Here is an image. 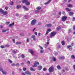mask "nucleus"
<instances>
[{
    "mask_svg": "<svg viewBox=\"0 0 75 75\" xmlns=\"http://www.w3.org/2000/svg\"><path fill=\"white\" fill-rule=\"evenodd\" d=\"M41 7L39 6V7H37L36 9H37V10H40L41 9Z\"/></svg>",
    "mask_w": 75,
    "mask_h": 75,
    "instance_id": "4be33fe9",
    "label": "nucleus"
},
{
    "mask_svg": "<svg viewBox=\"0 0 75 75\" xmlns=\"http://www.w3.org/2000/svg\"><path fill=\"white\" fill-rule=\"evenodd\" d=\"M62 72H65V69H63L62 70Z\"/></svg>",
    "mask_w": 75,
    "mask_h": 75,
    "instance_id": "69168bd1",
    "label": "nucleus"
},
{
    "mask_svg": "<svg viewBox=\"0 0 75 75\" xmlns=\"http://www.w3.org/2000/svg\"><path fill=\"white\" fill-rule=\"evenodd\" d=\"M32 38H33V40L34 41H35V40H36L35 37V35H33L32 36Z\"/></svg>",
    "mask_w": 75,
    "mask_h": 75,
    "instance_id": "9b49d317",
    "label": "nucleus"
},
{
    "mask_svg": "<svg viewBox=\"0 0 75 75\" xmlns=\"http://www.w3.org/2000/svg\"><path fill=\"white\" fill-rule=\"evenodd\" d=\"M21 65H24V63H21Z\"/></svg>",
    "mask_w": 75,
    "mask_h": 75,
    "instance_id": "0e129e2a",
    "label": "nucleus"
},
{
    "mask_svg": "<svg viewBox=\"0 0 75 75\" xmlns=\"http://www.w3.org/2000/svg\"><path fill=\"white\" fill-rule=\"evenodd\" d=\"M39 12V11L38 10H36L35 11V13H38Z\"/></svg>",
    "mask_w": 75,
    "mask_h": 75,
    "instance_id": "ea45409f",
    "label": "nucleus"
},
{
    "mask_svg": "<svg viewBox=\"0 0 75 75\" xmlns=\"http://www.w3.org/2000/svg\"><path fill=\"white\" fill-rule=\"evenodd\" d=\"M14 23L13 22L12 24H10L9 25V27H12V26H13V25H14Z\"/></svg>",
    "mask_w": 75,
    "mask_h": 75,
    "instance_id": "a211bd4d",
    "label": "nucleus"
},
{
    "mask_svg": "<svg viewBox=\"0 0 75 75\" xmlns=\"http://www.w3.org/2000/svg\"><path fill=\"white\" fill-rule=\"evenodd\" d=\"M22 75H25V74H24V73H22Z\"/></svg>",
    "mask_w": 75,
    "mask_h": 75,
    "instance_id": "774afa93",
    "label": "nucleus"
},
{
    "mask_svg": "<svg viewBox=\"0 0 75 75\" xmlns=\"http://www.w3.org/2000/svg\"><path fill=\"white\" fill-rule=\"evenodd\" d=\"M59 59H65V57H61L60 56L59 57Z\"/></svg>",
    "mask_w": 75,
    "mask_h": 75,
    "instance_id": "f8f14e48",
    "label": "nucleus"
},
{
    "mask_svg": "<svg viewBox=\"0 0 75 75\" xmlns=\"http://www.w3.org/2000/svg\"><path fill=\"white\" fill-rule=\"evenodd\" d=\"M57 31H59L60 30H61V27H59L57 28Z\"/></svg>",
    "mask_w": 75,
    "mask_h": 75,
    "instance_id": "bb28decb",
    "label": "nucleus"
},
{
    "mask_svg": "<svg viewBox=\"0 0 75 75\" xmlns=\"http://www.w3.org/2000/svg\"><path fill=\"white\" fill-rule=\"evenodd\" d=\"M5 10H8V7H5Z\"/></svg>",
    "mask_w": 75,
    "mask_h": 75,
    "instance_id": "09e8293b",
    "label": "nucleus"
},
{
    "mask_svg": "<svg viewBox=\"0 0 75 75\" xmlns=\"http://www.w3.org/2000/svg\"><path fill=\"white\" fill-rule=\"evenodd\" d=\"M37 22V20L35 19H33L31 22V24L32 25H34Z\"/></svg>",
    "mask_w": 75,
    "mask_h": 75,
    "instance_id": "f03ea898",
    "label": "nucleus"
},
{
    "mask_svg": "<svg viewBox=\"0 0 75 75\" xmlns=\"http://www.w3.org/2000/svg\"><path fill=\"white\" fill-rule=\"evenodd\" d=\"M57 68L58 69H61V66L59 65H58L57 66Z\"/></svg>",
    "mask_w": 75,
    "mask_h": 75,
    "instance_id": "412c9836",
    "label": "nucleus"
},
{
    "mask_svg": "<svg viewBox=\"0 0 75 75\" xmlns=\"http://www.w3.org/2000/svg\"><path fill=\"white\" fill-rule=\"evenodd\" d=\"M16 16H19V15L18 14V13H17L16 14Z\"/></svg>",
    "mask_w": 75,
    "mask_h": 75,
    "instance_id": "e2e57ef3",
    "label": "nucleus"
},
{
    "mask_svg": "<svg viewBox=\"0 0 75 75\" xmlns=\"http://www.w3.org/2000/svg\"><path fill=\"white\" fill-rule=\"evenodd\" d=\"M0 71H2L3 74H4L5 75H6L7 74V72H6V71H3V69H2V68H0Z\"/></svg>",
    "mask_w": 75,
    "mask_h": 75,
    "instance_id": "0eeeda50",
    "label": "nucleus"
},
{
    "mask_svg": "<svg viewBox=\"0 0 75 75\" xmlns=\"http://www.w3.org/2000/svg\"><path fill=\"white\" fill-rule=\"evenodd\" d=\"M21 44V42H17L16 43V45H18V44Z\"/></svg>",
    "mask_w": 75,
    "mask_h": 75,
    "instance_id": "7c9ffc66",
    "label": "nucleus"
},
{
    "mask_svg": "<svg viewBox=\"0 0 75 75\" xmlns=\"http://www.w3.org/2000/svg\"><path fill=\"white\" fill-rule=\"evenodd\" d=\"M46 27H51L52 26V25L51 24H47L46 25Z\"/></svg>",
    "mask_w": 75,
    "mask_h": 75,
    "instance_id": "ddd939ff",
    "label": "nucleus"
},
{
    "mask_svg": "<svg viewBox=\"0 0 75 75\" xmlns=\"http://www.w3.org/2000/svg\"><path fill=\"white\" fill-rule=\"evenodd\" d=\"M67 17L66 16H63L62 17V21H66L67 19Z\"/></svg>",
    "mask_w": 75,
    "mask_h": 75,
    "instance_id": "39448f33",
    "label": "nucleus"
},
{
    "mask_svg": "<svg viewBox=\"0 0 75 75\" xmlns=\"http://www.w3.org/2000/svg\"><path fill=\"white\" fill-rule=\"evenodd\" d=\"M48 70L49 72H52L54 71V67L53 66L49 68Z\"/></svg>",
    "mask_w": 75,
    "mask_h": 75,
    "instance_id": "20e7f679",
    "label": "nucleus"
},
{
    "mask_svg": "<svg viewBox=\"0 0 75 75\" xmlns=\"http://www.w3.org/2000/svg\"><path fill=\"white\" fill-rule=\"evenodd\" d=\"M23 7L24 10H28V8H27L25 6H24Z\"/></svg>",
    "mask_w": 75,
    "mask_h": 75,
    "instance_id": "f3484780",
    "label": "nucleus"
},
{
    "mask_svg": "<svg viewBox=\"0 0 75 75\" xmlns=\"http://www.w3.org/2000/svg\"><path fill=\"white\" fill-rule=\"evenodd\" d=\"M74 13H73V12H71L69 13V16H72V15H74Z\"/></svg>",
    "mask_w": 75,
    "mask_h": 75,
    "instance_id": "2eb2a0df",
    "label": "nucleus"
},
{
    "mask_svg": "<svg viewBox=\"0 0 75 75\" xmlns=\"http://www.w3.org/2000/svg\"><path fill=\"white\" fill-rule=\"evenodd\" d=\"M21 7V5H17L16 6V8L17 9L20 8Z\"/></svg>",
    "mask_w": 75,
    "mask_h": 75,
    "instance_id": "6ab92c4d",
    "label": "nucleus"
},
{
    "mask_svg": "<svg viewBox=\"0 0 75 75\" xmlns=\"http://www.w3.org/2000/svg\"><path fill=\"white\" fill-rule=\"evenodd\" d=\"M39 47L41 50H42V49H43V48H42V47L41 46H40V45H39Z\"/></svg>",
    "mask_w": 75,
    "mask_h": 75,
    "instance_id": "f704fd0d",
    "label": "nucleus"
},
{
    "mask_svg": "<svg viewBox=\"0 0 75 75\" xmlns=\"http://www.w3.org/2000/svg\"><path fill=\"white\" fill-rule=\"evenodd\" d=\"M21 57L22 58H25V56H24V54H22L21 55Z\"/></svg>",
    "mask_w": 75,
    "mask_h": 75,
    "instance_id": "72a5a7b5",
    "label": "nucleus"
},
{
    "mask_svg": "<svg viewBox=\"0 0 75 75\" xmlns=\"http://www.w3.org/2000/svg\"><path fill=\"white\" fill-rule=\"evenodd\" d=\"M43 71H47V69L45 67H44L43 69Z\"/></svg>",
    "mask_w": 75,
    "mask_h": 75,
    "instance_id": "c9c22d12",
    "label": "nucleus"
},
{
    "mask_svg": "<svg viewBox=\"0 0 75 75\" xmlns=\"http://www.w3.org/2000/svg\"><path fill=\"white\" fill-rule=\"evenodd\" d=\"M57 34L56 32H52L51 33L50 37H54L55 35Z\"/></svg>",
    "mask_w": 75,
    "mask_h": 75,
    "instance_id": "7ed1b4c3",
    "label": "nucleus"
},
{
    "mask_svg": "<svg viewBox=\"0 0 75 75\" xmlns=\"http://www.w3.org/2000/svg\"><path fill=\"white\" fill-rule=\"evenodd\" d=\"M73 67H74V69L75 70V65H73Z\"/></svg>",
    "mask_w": 75,
    "mask_h": 75,
    "instance_id": "13d9d810",
    "label": "nucleus"
},
{
    "mask_svg": "<svg viewBox=\"0 0 75 75\" xmlns=\"http://www.w3.org/2000/svg\"><path fill=\"white\" fill-rule=\"evenodd\" d=\"M41 24H42V23H41L40 22H39V23L38 24V25H41Z\"/></svg>",
    "mask_w": 75,
    "mask_h": 75,
    "instance_id": "a19ab883",
    "label": "nucleus"
},
{
    "mask_svg": "<svg viewBox=\"0 0 75 75\" xmlns=\"http://www.w3.org/2000/svg\"><path fill=\"white\" fill-rule=\"evenodd\" d=\"M52 59L53 61H56V58H55L54 57H52Z\"/></svg>",
    "mask_w": 75,
    "mask_h": 75,
    "instance_id": "c756f323",
    "label": "nucleus"
},
{
    "mask_svg": "<svg viewBox=\"0 0 75 75\" xmlns=\"http://www.w3.org/2000/svg\"><path fill=\"white\" fill-rule=\"evenodd\" d=\"M61 14H62V13H61V12L60 11V12H59V15H61Z\"/></svg>",
    "mask_w": 75,
    "mask_h": 75,
    "instance_id": "3c124183",
    "label": "nucleus"
},
{
    "mask_svg": "<svg viewBox=\"0 0 75 75\" xmlns=\"http://www.w3.org/2000/svg\"><path fill=\"white\" fill-rule=\"evenodd\" d=\"M4 11L2 9H0V13H3Z\"/></svg>",
    "mask_w": 75,
    "mask_h": 75,
    "instance_id": "473e14b6",
    "label": "nucleus"
},
{
    "mask_svg": "<svg viewBox=\"0 0 75 75\" xmlns=\"http://www.w3.org/2000/svg\"><path fill=\"white\" fill-rule=\"evenodd\" d=\"M51 2V0H49V1H47V3H45V4H48Z\"/></svg>",
    "mask_w": 75,
    "mask_h": 75,
    "instance_id": "2f4dec72",
    "label": "nucleus"
},
{
    "mask_svg": "<svg viewBox=\"0 0 75 75\" xmlns=\"http://www.w3.org/2000/svg\"><path fill=\"white\" fill-rule=\"evenodd\" d=\"M6 24H7V25L9 24H10V22H7L6 23Z\"/></svg>",
    "mask_w": 75,
    "mask_h": 75,
    "instance_id": "49530a36",
    "label": "nucleus"
},
{
    "mask_svg": "<svg viewBox=\"0 0 75 75\" xmlns=\"http://www.w3.org/2000/svg\"><path fill=\"white\" fill-rule=\"evenodd\" d=\"M21 35V36H23V35H24V34L22 33Z\"/></svg>",
    "mask_w": 75,
    "mask_h": 75,
    "instance_id": "338daca9",
    "label": "nucleus"
},
{
    "mask_svg": "<svg viewBox=\"0 0 75 75\" xmlns=\"http://www.w3.org/2000/svg\"><path fill=\"white\" fill-rule=\"evenodd\" d=\"M27 63H28V64H30V61H28L27 62Z\"/></svg>",
    "mask_w": 75,
    "mask_h": 75,
    "instance_id": "680f3d73",
    "label": "nucleus"
},
{
    "mask_svg": "<svg viewBox=\"0 0 75 75\" xmlns=\"http://www.w3.org/2000/svg\"><path fill=\"white\" fill-rule=\"evenodd\" d=\"M25 74L27 75H31V73L29 72L28 71H26L25 72Z\"/></svg>",
    "mask_w": 75,
    "mask_h": 75,
    "instance_id": "4468645a",
    "label": "nucleus"
},
{
    "mask_svg": "<svg viewBox=\"0 0 75 75\" xmlns=\"http://www.w3.org/2000/svg\"><path fill=\"white\" fill-rule=\"evenodd\" d=\"M23 70L24 71H26V69L25 68H23Z\"/></svg>",
    "mask_w": 75,
    "mask_h": 75,
    "instance_id": "e433bc0d",
    "label": "nucleus"
},
{
    "mask_svg": "<svg viewBox=\"0 0 75 75\" xmlns=\"http://www.w3.org/2000/svg\"><path fill=\"white\" fill-rule=\"evenodd\" d=\"M38 35H39V36H40V35H41V33H38Z\"/></svg>",
    "mask_w": 75,
    "mask_h": 75,
    "instance_id": "052dcab7",
    "label": "nucleus"
},
{
    "mask_svg": "<svg viewBox=\"0 0 75 75\" xmlns=\"http://www.w3.org/2000/svg\"><path fill=\"white\" fill-rule=\"evenodd\" d=\"M61 48V46H60V45H59V46H58L57 47L58 49H59V48Z\"/></svg>",
    "mask_w": 75,
    "mask_h": 75,
    "instance_id": "6e6d98bb",
    "label": "nucleus"
},
{
    "mask_svg": "<svg viewBox=\"0 0 75 75\" xmlns=\"http://www.w3.org/2000/svg\"><path fill=\"white\" fill-rule=\"evenodd\" d=\"M62 45H65V42L64 41L62 42Z\"/></svg>",
    "mask_w": 75,
    "mask_h": 75,
    "instance_id": "cd10ccee",
    "label": "nucleus"
},
{
    "mask_svg": "<svg viewBox=\"0 0 75 75\" xmlns=\"http://www.w3.org/2000/svg\"><path fill=\"white\" fill-rule=\"evenodd\" d=\"M71 58L72 59H75V57L74 55L73 54L71 56Z\"/></svg>",
    "mask_w": 75,
    "mask_h": 75,
    "instance_id": "a878e982",
    "label": "nucleus"
},
{
    "mask_svg": "<svg viewBox=\"0 0 75 75\" xmlns=\"http://www.w3.org/2000/svg\"><path fill=\"white\" fill-rule=\"evenodd\" d=\"M12 52L13 54H17V51H15L14 50H13Z\"/></svg>",
    "mask_w": 75,
    "mask_h": 75,
    "instance_id": "5701e85b",
    "label": "nucleus"
},
{
    "mask_svg": "<svg viewBox=\"0 0 75 75\" xmlns=\"http://www.w3.org/2000/svg\"><path fill=\"white\" fill-rule=\"evenodd\" d=\"M47 30H48V31H49V32H50V31H51V30L50 29H48Z\"/></svg>",
    "mask_w": 75,
    "mask_h": 75,
    "instance_id": "603ef678",
    "label": "nucleus"
},
{
    "mask_svg": "<svg viewBox=\"0 0 75 75\" xmlns=\"http://www.w3.org/2000/svg\"><path fill=\"white\" fill-rule=\"evenodd\" d=\"M30 71H35V69H34V68H33V67H30Z\"/></svg>",
    "mask_w": 75,
    "mask_h": 75,
    "instance_id": "dca6fc26",
    "label": "nucleus"
},
{
    "mask_svg": "<svg viewBox=\"0 0 75 75\" xmlns=\"http://www.w3.org/2000/svg\"><path fill=\"white\" fill-rule=\"evenodd\" d=\"M8 30H9V29H8V28L6 30H5L2 29V33H5V32H6V31H8Z\"/></svg>",
    "mask_w": 75,
    "mask_h": 75,
    "instance_id": "1a4fd4ad",
    "label": "nucleus"
},
{
    "mask_svg": "<svg viewBox=\"0 0 75 75\" xmlns=\"http://www.w3.org/2000/svg\"><path fill=\"white\" fill-rule=\"evenodd\" d=\"M38 68H39V70H41V69H42V66H39L38 67Z\"/></svg>",
    "mask_w": 75,
    "mask_h": 75,
    "instance_id": "aec40b11",
    "label": "nucleus"
},
{
    "mask_svg": "<svg viewBox=\"0 0 75 75\" xmlns=\"http://www.w3.org/2000/svg\"><path fill=\"white\" fill-rule=\"evenodd\" d=\"M28 51L29 52H30V54H31L32 55H34V51H33V50L31 49H29Z\"/></svg>",
    "mask_w": 75,
    "mask_h": 75,
    "instance_id": "6e6552de",
    "label": "nucleus"
},
{
    "mask_svg": "<svg viewBox=\"0 0 75 75\" xmlns=\"http://www.w3.org/2000/svg\"><path fill=\"white\" fill-rule=\"evenodd\" d=\"M49 33V32L48 31V30L46 32V34H48Z\"/></svg>",
    "mask_w": 75,
    "mask_h": 75,
    "instance_id": "de8ad7c7",
    "label": "nucleus"
},
{
    "mask_svg": "<svg viewBox=\"0 0 75 75\" xmlns=\"http://www.w3.org/2000/svg\"><path fill=\"white\" fill-rule=\"evenodd\" d=\"M65 10H67L68 11H71V9L68 8H66Z\"/></svg>",
    "mask_w": 75,
    "mask_h": 75,
    "instance_id": "393cba45",
    "label": "nucleus"
},
{
    "mask_svg": "<svg viewBox=\"0 0 75 75\" xmlns=\"http://www.w3.org/2000/svg\"><path fill=\"white\" fill-rule=\"evenodd\" d=\"M15 65L16 66V67H18V66H19V64L17 63Z\"/></svg>",
    "mask_w": 75,
    "mask_h": 75,
    "instance_id": "a18cd8bd",
    "label": "nucleus"
},
{
    "mask_svg": "<svg viewBox=\"0 0 75 75\" xmlns=\"http://www.w3.org/2000/svg\"><path fill=\"white\" fill-rule=\"evenodd\" d=\"M26 42H29V39H28V38L27 39Z\"/></svg>",
    "mask_w": 75,
    "mask_h": 75,
    "instance_id": "8fccbe9b",
    "label": "nucleus"
},
{
    "mask_svg": "<svg viewBox=\"0 0 75 75\" xmlns=\"http://www.w3.org/2000/svg\"><path fill=\"white\" fill-rule=\"evenodd\" d=\"M44 52V50H40V52L41 53H42V52Z\"/></svg>",
    "mask_w": 75,
    "mask_h": 75,
    "instance_id": "79ce46f5",
    "label": "nucleus"
},
{
    "mask_svg": "<svg viewBox=\"0 0 75 75\" xmlns=\"http://www.w3.org/2000/svg\"><path fill=\"white\" fill-rule=\"evenodd\" d=\"M13 4V2H12L11 3H10V5L11 6H12Z\"/></svg>",
    "mask_w": 75,
    "mask_h": 75,
    "instance_id": "864d4df0",
    "label": "nucleus"
},
{
    "mask_svg": "<svg viewBox=\"0 0 75 75\" xmlns=\"http://www.w3.org/2000/svg\"><path fill=\"white\" fill-rule=\"evenodd\" d=\"M10 45H5V47H9Z\"/></svg>",
    "mask_w": 75,
    "mask_h": 75,
    "instance_id": "58836bf2",
    "label": "nucleus"
},
{
    "mask_svg": "<svg viewBox=\"0 0 75 75\" xmlns=\"http://www.w3.org/2000/svg\"><path fill=\"white\" fill-rule=\"evenodd\" d=\"M7 14H8V12H7V11H5L4 12V11L3 13V15H7Z\"/></svg>",
    "mask_w": 75,
    "mask_h": 75,
    "instance_id": "9d476101",
    "label": "nucleus"
},
{
    "mask_svg": "<svg viewBox=\"0 0 75 75\" xmlns=\"http://www.w3.org/2000/svg\"><path fill=\"white\" fill-rule=\"evenodd\" d=\"M37 64H38V65H39V62H35L34 63V65H33V67H37Z\"/></svg>",
    "mask_w": 75,
    "mask_h": 75,
    "instance_id": "423d86ee",
    "label": "nucleus"
},
{
    "mask_svg": "<svg viewBox=\"0 0 75 75\" xmlns=\"http://www.w3.org/2000/svg\"><path fill=\"white\" fill-rule=\"evenodd\" d=\"M68 7H71V8L73 7V6L71 4H69L68 5Z\"/></svg>",
    "mask_w": 75,
    "mask_h": 75,
    "instance_id": "b1692460",
    "label": "nucleus"
},
{
    "mask_svg": "<svg viewBox=\"0 0 75 75\" xmlns=\"http://www.w3.org/2000/svg\"><path fill=\"white\" fill-rule=\"evenodd\" d=\"M1 48H5V47L3 45H1Z\"/></svg>",
    "mask_w": 75,
    "mask_h": 75,
    "instance_id": "4c0bfd02",
    "label": "nucleus"
},
{
    "mask_svg": "<svg viewBox=\"0 0 75 75\" xmlns=\"http://www.w3.org/2000/svg\"><path fill=\"white\" fill-rule=\"evenodd\" d=\"M71 47V46H69V45H68L67 46V47L68 48H69V47Z\"/></svg>",
    "mask_w": 75,
    "mask_h": 75,
    "instance_id": "bf43d9fd",
    "label": "nucleus"
},
{
    "mask_svg": "<svg viewBox=\"0 0 75 75\" xmlns=\"http://www.w3.org/2000/svg\"><path fill=\"white\" fill-rule=\"evenodd\" d=\"M8 61L10 62L11 64H12V61L10 60V59H8Z\"/></svg>",
    "mask_w": 75,
    "mask_h": 75,
    "instance_id": "c85d7f7f",
    "label": "nucleus"
},
{
    "mask_svg": "<svg viewBox=\"0 0 75 75\" xmlns=\"http://www.w3.org/2000/svg\"><path fill=\"white\" fill-rule=\"evenodd\" d=\"M12 66H15L16 65V64L14 63H13L11 64Z\"/></svg>",
    "mask_w": 75,
    "mask_h": 75,
    "instance_id": "37998d69",
    "label": "nucleus"
},
{
    "mask_svg": "<svg viewBox=\"0 0 75 75\" xmlns=\"http://www.w3.org/2000/svg\"><path fill=\"white\" fill-rule=\"evenodd\" d=\"M22 3H25V4L28 6H29L30 4V3L28 2V0H23Z\"/></svg>",
    "mask_w": 75,
    "mask_h": 75,
    "instance_id": "f257e3e1",
    "label": "nucleus"
},
{
    "mask_svg": "<svg viewBox=\"0 0 75 75\" xmlns=\"http://www.w3.org/2000/svg\"><path fill=\"white\" fill-rule=\"evenodd\" d=\"M75 17H73V20H72V21H75Z\"/></svg>",
    "mask_w": 75,
    "mask_h": 75,
    "instance_id": "c03bdc74",
    "label": "nucleus"
},
{
    "mask_svg": "<svg viewBox=\"0 0 75 75\" xmlns=\"http://www.w3.org/2000/svg\"><path fill=\"white\" fill-rule=\"evenodd\" d=\"M13 42H15V39H13L12 40Z\"/></svg>",
    "mask_w": 75,
    "mask_h": 75,
    "instance_id": "5fc2aeb1",
    "label": "nucleus"
},
{
    "mask_svg": "<svg viewBox=\"0 0 75 75\" xmlns=\"http://www.w3.org/2000/svg\"><path fill=\"white\" fill-rule=\"evenodd\" d=\"M38 34V33H37V32H35V35H37Z\"/></svg>",
    "mask_w": 75,
    "mask_h": 75,
    "instance_id": "4d7b16f0",
    "label": "nucleus"
}]
</instances>
